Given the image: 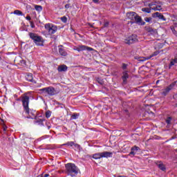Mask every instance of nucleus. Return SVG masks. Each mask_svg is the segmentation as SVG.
Instances as JSON below:
<instances>
[{
	"label": "nucleus",
	"instance_id": "nucleus-25",
	"mask_svg": "<svg viewBox=\"0 0 177 177\" xmlns=\"http://www.w3.org/2000/svg\"><path fill=\"white\" fill-rule=\"evenodd\" d=\"M156 15L159 19H164V15H161L160 12H156Z\"/></svg>",
	"mask_w": 177,
	"mask_h": 177
},
{
	"label": "nucleus",
	"instance_id": "nucleus-15",
	"mask_svg": "<svg viewBox=\"0 0 177 177\" xmlns=\"http://www.w3.org/2000/svg\"><path fill=\"white\" fill-rule=\"evenodd\" d=\"M133 21L136 23H138V24H142V18H140V17L138 16V15H136V17Z\"/></svg>",
	"mask_w": 177,
	"mask_h": 177
},
{
	"label": "nucleus",
	"instance_id": "nucleus-8",
	"mask_svg": "<svg viewBox=\"0 0 177 177\" xmlns=\"http://www.w3.org/2000/svg\"><path fill=\"white\" fill-rule=\"evenodd\" d=\"M73 49L74 50H77V52H82V50H88V52H91V50H93V48L88 47L86 46H79L74 48Z\"/></svg>",
	"mask_w": 177,
	"mask_h": 177
},
{
	"label": "nucleus",
	"instance_id": "nucleus-17",
	"mask_svg": "<svg viewBox=\"0 0 177 177\" xmlns=\"http://www.w3.org/2000/svg\"><path fill=\"white\" fill-rule=\"evenodd\" d=\"M129 77L128 73L123 72V75L122 77L123 82H127V79Z\"/></svg>",
	"mask_w": 177,
	"mask_h": 177
},
{
	"label": "nucleus",
	"instance_id": "nucleus-37",
	"mask_svg": "<svg viewBox=\"0 0 177 177\" xmlns=\"http://www.w3.org/2000/svg\"><path fill=\"white\" fill-rule=\"evenodd\" d=\"M41 177H49V174H45L44 176H43Z\"/></svg>",
	"mask_w": 177,
	"mask_h": 177
},
{
	"label": "nucleus",
	"instance_id": "nucleus-26",
	"mask_svg": "<svg viewBox=\"0 0 177 177\" xmlns=\"http://www.w3.org/2000/svg\"><path fill=\"white\" fill-rule=\"evenodd\" d=\"M171 121H172V118H171V117L167 118L166 120V122L168 124H171Z\"/></svg>",
	"mask_w": 177,
	"mask_h": 177
},
{
	"label": "nucleus",
	"instance_id": "nucleus-9",
	"mask_svg": "<svg viewBox=\"0 0 177 177\" xmlns=\"http://www.w3.org/2000/svg\"><path fill=\"white\" fill-rule=\"evenodd\" d=\"M127 16L128 17V19H129L130 20H135V17H136V14L135 12H128L127 14Z\"/></svg>",
	"mask_w": 177,
	"mask_h": 177
},
{
	"label": "nucleus",
	"instance_id": "nucleus-20",
	"mask_svg": "<svg viewBox=\"0 0 177 177\" xmlns=\"http://www.w3.org/2000/svg\"><path fill=\"white\" fill-rule=\"evenodd\" d=\"M158 168H160V169H161L162 171H165V166L164 165V164L160 162L159 164H158Z\"/></svg>",
	"mask_w": 177,
	"mask_h": 177
},
{
	"label": "nucleus",
	"instance_id": "nucleus-24",
	"mask_svg": "<svg viewBox=\"0 0 177 177\" xmlns=\"http://www.w3.org/2000/svg\"><path fill=\"white\" fill-rule=\"evenodd\" d=\"M51 115H52V112H50V111H47L46 112V118H49Z\"/></svg>",
	"mask_w": 177,
	"mask_h": 177
},
{
	"label": "nucleus",
	"instance_id": "nucleus-13",
	"mask_svg": "<svg viewBox=\"0 0 177 177\" xmlns=\"http://www.w3.org/2000/svg\"><path fill=\"white\" fill-rule=\"evenodd\" d=\"M57 70L59 72L67 71V66H66V65H61V66H58Z\"/></svg>",
	"mask_w": 177,
	"mask_h": 177
},
{
	"label": "nucleus",
	"instance_id": "nucleus-18",
	"mask_svg": "<svg viewBox=\"0 0 177 177\" xmlns=\"http://www.w3.org/2000/svg\"><path fill=\"white\" fill-rule=\"evenodd\" d=\"M177 64V58H175L174 59H171L169 64V68L172 67V66H175Z\"/></svg>",
	"mask_w": 177,
	"mask_h": 177
},
{
	"label": "nucleus",
	"instance_id": "nucleus-5",
	"mask_svg": "<svg viewBox=\"0 0 177 177\" xmlns=\"http://www.w3.org/2000/svg\"><path fill=\"white\" fill-rule=\"evenodd\" d=\"M46 31H48L49 35H53L57 31V26L53 24H46L44 26Z\"/></svg>",
	"mask_w": 177,
	"mask_h": 177
},
{
	"label": "nucleus",
	"instance_id": "nucleus-36",
	"mask_svg": "<svg viewBox=\"0 0 177 177\" xmlns=\"http://www.w3.org/2000/svg\"><path fill=\"white\" fill-rule=\"evenodd\" d=\"M7 128H8V127H7L6 126H3V131H6Z\"/></svg>",
	"mask_w": 177,
	"mask_h": 177
},
{
	"label": "nucleus",
	"instance_id": "nucleus-1",
	"mask_svg": "<svg viewBox=\"0 0 177 177\" xmlns=\"http://www.w3.org/2000/svg\"><path fill=\"white\" fill-rule=\"evenodd\" d=\"M28 93L24 94L22 96V103L24 106V109L26 113V114H28V118L34 119L35 117H37V113L35 111H30L28 108V104L30 103V97L28 95Z\"/></svg>",
	"mask_w": 177,
	"mask_h": 177
},
{
	"label": "nucleus",
	"instance_id": "nucleus-21",
	"mask_svg": "<svg viewBox=\"0 0 177 177\" xmlns=\"http://www.w3.org/2000/svg\"><path fill=\"white\" fill-rule=\"evenodd\" d=\"M35 9L37 12H41V11H42V6H41L35 5Z\"/></svg>",
	"mask_w": 177,
	"mask_h": 177
},
{
	"label": "nucleus",
	"instance_id": "nucleus-14",
	"mask_svg": "<svg viewBox=\"0 0 177 177\" xmlns=\"http://www.w3.org/2000/svg\"><path fill=\"white\" fill-rule=\"evenodd\" d=\"M59 53L61 56H67V52H66V50L62 47L59 48Z\"/></svg>",
	"mask_w": 177,
	"mask_h": 177
},
{
	"label": "nucleus",
	"instance_id": "nucleus-39",
	"mask_svg": "<svg viewBox=\"0 0 177 177\" xmlns=\"http://www.w3.org/2000/svg\"><path fill=\"white\" fill-rule=\"evenodd\" d=\"M118 177H125V176H118Z\"/></svg>",
	"mask_w": 177,
	"mask_h": 177
},
{
	"label": "nucleus",
	"instance_id": "nucleus-35",
	"mask_svg": "<svg viewBox=\"0 0 177 177\" xmlns=\"http://www.w3.org/2000/svg\"><path fill=\"white\" fill-rule=\"evenodd\" d=\"M150 20H151V19H150V18H145V21H150Z\"/></svg>",
	"mask_w": 177,
	"mask_h": 177
},
{
	"label": "nucleus",
	"instance_id": "nucleus-2",
	"mask_svg": "<svg viewBox=\"0 0 177 177\" xmlns=\"http://www.w3.org/2000/svg\"><path fill=\"white\" fill-rule=\"evenodd\" d=\"M65 167L68 175H69L70 176H77L78 175V172H80V170L78 169L77 166H75V165L73 163L66 164Z\"/></svg>",
	"mask_w": 177,
	"mask_h": 177
},
{
	"label": "nucleus",
	"instance_id": "nucleus-19",
	"mask_svg": "<svg viewBox=\"0 0 177 177\" xmlns=\"http://www.w3.org/2000/svg\"><path fill=\"white\" fill-rule=\"evenodd\" d=\"M172 86L173 85H170L169 86L167 87L165 91H163L164 95H167V93H168V92L172 89Z\"/></svg>",
	"mask_w": 177,
	"mask_h": 177
},
{
	"label": "nucleus",
	"instance_id": "nucleus-16",
	"mask_svg": "<svg viewBox=\"0 0 177 177\" xmlns=\"http://www.w3.org/2000/svg\"><path fill=\"white\" fill-rule=\"evenodd\" d=\"M65 145L66 146H70L71 147H73V146H74L75 147H77L78 146H80L79 145L74 143V142H68Z\"/></svg>",
	"mask_w": 177,
	"mask_h": 177
},
{
	"label": "nucleus",
	"instance_id": "nucleus-27",
	"mask_svg": "<svg viewBox=\"0 0 177 177\" xmlns=\"http://www.w3.org/2000/svg\"><path fill=\"white\" fill-rule=\"evenodd\" d=\"M62 21H63V23H67V17H63L61 18Z\"/></svg>",
	"mask_w": 177,
	"mask_h": 177
},
{
	"label": "nucleus",
	"instance_id": "nucleus-11",
	"mask_svg": "<svg viewBox=\"0 0 177 177\" xmlns=\"http://www.w3.org/2000/svg\"><path fill=\"white\" fill-rule=\"evenodd\" d=\"M150 9H152V10H161V6L150 4Z\"/></svg>",
	"mask_w": 177,
	"mask_h": 177
},
{
	"label": "nucleus",
	"instance_id": "nucleus-28",
	"mask_svg": "<svg viewBox=\"0 0 177 177\" xmlns=\"http://www.w3.org/2000/svg\"><path fill=\"white\" fill-rule=\"evenodd\" d=\"M30 27L31 28H35V25L34 24V22L30 21Z\"/></svg>",
	"mask_w": 177,
	"mask_h": 177
},
{
	"label": "nucleus",
	"instance_id": "nucleus-34",
	"mask_svg": "<svg viewBox=\"0 0 177 177\" xmlns=\"http://www.w3.org/2000/svg\"><path fill=\"white\" fill-rule=\"evenodd\" d=\"M94 3H99V0H93Z\"/></svg>",
	"mask_w": 177,
	"mask_h": 177
},
{
	"label": "nucleus",
	"instance_id": "nucleus-41",
	"mask_svg": "<svg viewBox=\"0 0 177 177\" xmlns=\"http://www.w3.org/2000/svg\"><path fill=\"white\" fill-rule=\"evenodd\" d=\"M156 82H157V84H158V80Z\"/></svg>",
	"mask_w": 177,
	"mask_h": 177
},
{
	"label": "nucleus",
	"instance_id": "nucleus-3",
	"mask_svg": "<svg viewBox=\"0 0 177 177\" xmlns=\"http://www.w3.org/2000/svg\"><path fill=\"white\" fill-rule=\"evenodd\" d=\"M29 37L37 46H42L44 45V39H42V37L32 32H29Z\"/></svg>",
	"mask_w": 177,
	"mask_h": 177
},
{
	"label": "nucleus",
	"instance_id": "nucleus-32",
	"mask_svg": "<svg viewBox=\"0 0 177 177\" xmlns=\"http://www.w3.org/2000/svg\"><path fill=\"white\" fill-rule=\"evenodd\" d=\"M68 8H70V4H66L65 9H68Z\"/></svg>",
	"mask_w": 177,
	"mask_h": 177
},
{
	"label": "nucleus",
	"instance_id": "nucleus-33",
	"mask_svg": "<svg viewBox=\"0 0 177 177\" xmlns=\"http://www.w3.org/2000/svg\"><path fill=\"white\" fill-rule=\"evenodd\" d=\"M122 68H123L124 70H125V68H127V64H123V65H122Z\"/></svg>",
	"mask_w": 177,
	"mask_h": 177
},
{
	"label": "nucleus",
	"instance_id": "nucleus-4",
	"mask_svg": "<svg viewBox=\"0 0 177 177\" xmlns=\"http://www.w3.org/2000/svg\"><path fill=\"white\" fill-rule=\"evenodd\" d=\"M113 157V152L104 151L96 153L93 155L94 160H100V158H109Z\"/></svg>",
	"mask_w": 177,
	"mask_h": 177
},
{
	"label": "nucleus",
	"instance_id": "nucleus-31",
	"mask_svg": "<svg viewBox=\"0 0 177 177\" xmlns=\"http://www.w3.org/2000/svg\"><path fill=\"white\" fill-rule=\"evenodd\" d=\"M26 20H28V21H30V20H31V17L28 15V16H26Z\"/></svg>",
	"mask_w": 177,
	"mask_h": 177
},
{
	"label": "nucleus",
	"instance_id": "nucleus-6",
	"mask_svg": "<svg viewBox=\"0 0 177 177\" xmlns=\"http://www.w3.org/2000/svg\"><path fill=\"white\" fill-rule=\"evenodd\" d=\"M41 92H46L50 96H53V95H56V90L53 87H47L41 89Z\"/></svg>",
	"mask_w": 177,
	"mask_h": 177
},
{
	"label": "nucleus",
	"instance_id": "nucleus-38",
	"mask_svg": "<svg viewBox=\"0 0 177 177\" xmlns=\"http://www.w3.org/2000/svg\"><path fill=\"white\" fill-rule=\"evenodd\" d=\"M104 26L105 27H107V26H109V22L105 23Z\"/></svg>",
	"mask_w": 177,
	"mask_h": 177
},
{
	"label": "nucleus",
	"instance_id": "nucleus-22",
	"mask_svg": "<svg viewBox=\"0 0 177 177\" xmlns=\"http://www.w3.org/2000/svg\"><path fill=\"white\" fill-rule=\"evenodd\" d=\"M14 15H17V16H23V12L19 10H16L14 11Z\"/></svg>",
	"mask_w": 177,
	"mask_h": 177
},
{
	"label": "nucleus",
	"instance_id": "nucleus-12",
	"mask_svg": "<svg viewBox=\"0 0 177 177\" xmlns=\"http://www.w3.org/2000/svg\"><path fill=\"white\" fill-rule=\"evenodd\" d=\"M138 150H139V147H134L131 148V151L130 152V155L135 156V154L138 153Z\"/></svg>",
	"mask_w": 177,
	"mask_h": 177
},
{
	"label": "nucleus",
	"instance_id": "nucleus-40",
	"mask_svg": "<svg viewBox=\"0 0 177 177\" xmlns=\"http://www.w3.org/2000/svg\"><path fill=\"white\" fill-rule=\"evenodd\" d=\"M173 32H174V34H175V32H174V30H173Z\"/></svg>",
	"mask_w": 177,
	"mask_h": 177
},
{
	"label": "nucleus",
	"instance_id": "nucleus-7",
	"mask_svg": "<svg viewBox=\"0 0 177 177\" xmlns=\"http://www.w3.org/2000/svg\"><path fill=\"white\" fill-rule=\"evenodd\" d=\"M138 41V36L136 35H133L124 40L125 44L131 45Z\"/></svg>",
	"mask_w": 177,
	"mask_h": 177
},
{
	"label": "nucleus",
	"instance_id": "nucleus-23",
	"mask_svg": "<svg viewBox=\"0 0 177 177\" xmlns=\"http://www.w3.org/2000/svg\"><path fill=\"white\" fill-rule=\"evenodd\" d=\"M142 12H145L146 13H150L151 10L149 8H144L142 9Z\"/></svg>",
	"mask_w": 177,
	"mask_h": 177
},
{
	"label": "nucleus",
	"instance_id": "nucleus-29",
	"mask_svg": "<svg viewBox=\"0 0 177 177\" xmlns=\"http://www.w3.org/2000/svg\"><path fill=\"white\" fill-rule=\"evenodd\" d=\"M158 53H160V52L156 51L154 53L152 54L151 57H153V56H157V55H158Z\"/></svg>",
	"mask_w": 177,
	"mask_h": 177
},
{
	"label": "nucleus",
	"instance_id": "nucleus-30",
	"mask_svg": "<svg viewBox=\"0 0 177 177\" xmlns=\"http://www.w3.org/2000/svg\"><path fill=\"white\" fill-rule=\"evenodd\" d=\"M77 117H78V115H72V118H73V120H75V119H77Z\"/></svg>",
	"mask_w": 177,
	"mask_h": 177
},
{
	"label": "nucleus",
	"instance_id": "nucleus-10",
	"mask_svg": "<svg viewBox=\"0 0 177 177\" xmlns=\"http://www.w3.org/2000/svg\"><path fill=\"white\" fill-rule=\"evenodd\" d=\"M26 79L27 80V81H29V82H34V77H32V73H28L26 75Z\"/></svg>",
	"mask_w": 177,
	"mask_h": 177
}]
</instances>
